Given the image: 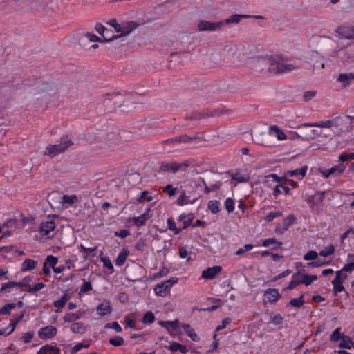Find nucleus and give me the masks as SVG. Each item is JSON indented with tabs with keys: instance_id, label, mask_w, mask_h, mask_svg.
<instances>
[{
	"instance_id": "nucleus-1",
	"label": "nucleus",
	"mask_w": 354,
	"mask_h": 354,
	"mask_svg": "<svg viewBox=\"0 0 354 354\" xmlns=\"http://www.w3.org/2000/svg\"><path fill=\"white\" fill-rule=\"evenodd\" d=\"M287 59L283 55H270L268 72L273 75H280L299 68V66L293 64H286L284 62Z\"/></svg>"
},
{
	"instance_id": "nucleus-2",
	"label": "nucleus",
	"mask_w": 354,
	"mask_h": 354,
	"mask_svg": "<svg viewBox=\"0 0 354 354\" xmlns=\"http://www.w3.org/2000/svg\"><path fill=\"white\" fill-rule=\"evenodd\" d=\"M73 144L72 140L67 136L61 138L60 143L55 145H49L46 147L45 150V155L54 157L56 155L64 152L66 149Z\"/></svg>"
},
{
	"instance_id": "nucleus-3",
	"label": "nucleus",
	"mask_w": 354,
	"mask_h": 354,
	"mask_svg": "<svg viewBox=\"0 0 354 354\" xmlns=\"http://www.w3.org/2000/svg\"><path fill=\"white\" fill-rule=\"evenodd\" d=\"M248 64L254 73H260L266 69L268 71L270 55L252 57L248 62Z\"/></svg>"
},
{
	"instance_id": "nucleus-4",
	"label": "nucleus",
	"mask_w": 354,
	"mask_h": 354,
	"mask_svg": "<svg viewBox=\"0 0 354 354\" xmlns=\"http://www.w3.org/2000/svg\"><path fill=\"white\" fill-rule=\"evenodd\" d=\"M323 53L329 57H337L338 44L330 37H326L321 44Z\"/></svg>"
},
{
	"instance_id": "nucleus-5",
	"label": "nucleus",
	"mask_w": 354,
	"mask_h": 354,
	"mask_svg": "<svg viewBox=\"0 0 354 354\" xmlns=\"http://www.w3.org/2000/svg\"><path fill=\"white\" fill-rule=\"evenodd\" d=\"M335 127H339L341 131L350 132L354 127L353 122L348 118V115L335 117Z\"/></svg>"
},
{
	"instance_id": "nucleus-6",
	"label": "nucleus",
	"mask_w": 354,
	"mask_h": 354,
	"mask_svg": "<svg viewBox=\"0 0 354 354\" xmlns=\"http://www.w3.org/2000/svg\"><path fill=\"white\" fill-rule=\"evenodd\" d=\"M223 113V111H218V110H206L202 112H194L192 113L190 115H188L186 116V120H199L202 118H206L208 117H214L216 115H219Z\"/></svg>"
},
{
	"instance_id": "nucleus-7",
	"label": "nucleus",
	"mask_w": 354,
	"mask_h": 354,
	"mask_svg": "<svg viewBox=\"0 0 354 354\" xmlns=\"http://www.w3.org/2000/svg\"><path fill=\"white\" fill-rule=\"evenodd\" d=\"M224 25L222 21L216 22H210L208 21L201 20L198 24V29L199 31H216L221 29Z\"/></svg>"
},
{
	"instance_id": "nucleus-8",
	"label": "nucleus",
	"mask_w": 354,
	"mask_h": 354,
	"mask_svg": "<svg viewBox=\"0 0 354 354\" xmlns=\"http://www.w3.org/2000/svg\"><path fill=\"white\" fill-rule=\"evenodd\" d=\"M335 32L341 39L354 40V26H339L336 29Z\"/></svg>"
},
{
	"instance_id": "nucleus-9",
	"label": "nucleus",
	"mask_w": 354,
	"mask_h": 354,
	"mask_svg": "<svg viewBox=\"0 0 354 354\" xmlns=\"http://www.w3.org/2000/svg\"><path fill=\"white\" fill-rule=\"evenodd\" d=\"M201 139V137L198 136L197 135H195L194 136H189L186 134H183L179 136L165 140L162 142V144L167 145L169 143H188Z\"/></svg>"
},
{
	"instance_id": "nucleus-10",
	"label": "nucleus",
	"mask_w": 354,
	"mask_h": 354,
	"mask_svg": "<svg viewBox=\"0 0 354 354\" xmlns=\"http://www.w3.org/2000/svg\"><path fill=\"white\" fill-rule=\"evenodd\" d=\"M139 26V24L135 21H127L121 25L120 35H114V40L129 35Z\"/></svg>"
},
{
	"instance_id": "nucleus-11",
	"label": "nucleus",
	"mask_w": 354,
	"mask_h": 354,
	"mask_svg": "<svg viewBox=\"0 0 354 354\" xmlns=\"http://www.w3.org/2000/svg\"><path fill=\"white\" fill-rule=\"evenodd\" d=\"M57 329L55 326L49 325L41 328L38 331V336L42 339H52L56 336Z\"/></svg>"
},
{
	"instance_id": "nucleus-12",
	"label": "nucleus",
	"mask_w": 354,
	"mask_h": 354,
	"mask_svg": "<svg viewBox=\"0 0 354 354\" xmlns=\"http://www.w3.org/2000/svg\"><path fill=\"white\" fill-rule=\"evenodd\" d=\"M222 270L221 266H215L204 270L201 277L205 279H213Z\"/></svg>"
},
{
	"instance_id": "nucleus-13",
	"label": "nucleus",
	"mask_w": 354,
	"mask_h": 354,
	"mask_svg": "<svg viewBox=\"0 0 354 354\" xmlns=\"http://www.w3.org/2000/svg\"><path fill=\"white\" fill-rule=\"evenodd\" d=\"M56 227L54 221H48L41 222L39 225V232L42 236L48 235L50 232L53 231Z\"/></svg>"
},
{
	"instance_id": "nucleus-14",
	"label": "nucleus",
	"mask_w": 354,
	"mask_h": 354,
	"mask_svg": "<svg viewBox=\"0 0 354 354\" xmlns=\"http://www.w3.org/2000/svg\"><path fill=\"white\" fill-rule=\"evenodd\" d=\"M97 314L102 317L109 315L112 312V306L109 300L105 301L104 303L100 304L96 306Z\"/></svg>"
},
{
	"instance_id": "nucleus-15",
	"label": "nucleus",
	"mask_w": 354,
	"mask_h": 354,
	"mask_svg": "<svg viewBox=\"0 0 354 354\" xmlns=\"http://www.w3.org/2000/svg\"><path fill=\"white\" fill-rule=\"evenodd\" d=\"M95 30L102 35L104 42H110L114 41V35L112 37H106L105 32H112L111 30H108L102 24L97 23L95 26Z\"/></svg>"
},
{
	"instance_id": "nucleus-16",
	"label": "nucleus",
	"mask_w": 354,
	"mask_h": 354,
	"mask_svg": "<svg viewBox=\"0 0 354 354\" xmlns=\"http://www.w3.org/2000/svg\"><path fill=\"white\" fill-rule=\"evenodd\" d=\"M335 124H337V122L335 121V117L328 120L326 121H320L318 122L315 123H308V124H304V126L306 127H317L320 128H330L332 127H335Z\"/></svg>"
},
{
	"instance_id": "nucleus-17",
	"label": "nucleus",
	"mask_w": 354,
	"mask_h": 354,
	"mask_svg": "<svg viewBox=\"0 0 354 354\" xmlns=\"http://www.w3.org/2000/svg\"><path fill=\"white\" fill-rule=\"evenodd\" d=\"M303 283L302 281V274L300 271L293 274L292 276V279L286 286V290H291L294 289L297 286Z\"/></svg>"
},
{
	"instance_id": "nucleus-18",
	"label": "nucleus",
	"mask_w": 354,
	"mask_h": 354,
	"mask_svg": "<svg viewBox=\"0 0 354 354\" xmlns=\"http://www.w3.org/2000/svg\"><path fill=\"white\" fill-rule=\"evenodd\" d=\"M23 317H24V314H21V315L18 316L16 318L15 321L10 323L8 324V327L4 328H1L0 329V336L5 335L6 333H7V335H10L11 333H12L15 329L16 325L23 319Z\"/></svg>"
},
{
	"instance_id": "nucleus-19",
	"label": "nucleus",
	"mask_w": 354,
	"mask_h": 354,
	"mask_svg": "<svg viewBox=\"0 0 354 354\" xmlns=\"http://www.w3.org/2000/svg\"><path fill=\"white\" fill-rule=\"evenodd\" d=\"M354 80V73H340L337 78V81L342 83V86L344 88L348 86L351 84V82Z\"/></svg>"
},
{
	"instance_id": "nucleus-20",
	"label": "nucleus",
	"mask_w": 354,
	"mask_h": 354,
	"mask_svg": "<svg viewBox=\"0 0 354 354\" xmlns=\"http://www.w3.org/2000/svg\"><path fill=\"white\" fill-rule=\"evenodd\" d=\"M150 211V208H148L145 213L141 214L140 216L133 217V221L134 224L137 227H140L145 225L146 223V221L149 218V212Z\"/></svg>"
},
{
	"instance_id": "nucleus-21",
	"label": "nucleus",
	"mask_w": 354,
	"mask_h": 354,
	"mask_svg": "<svg viewBox=\"0 0 354 354\" xmlns=\"http://www.w3.org/2000/svg\"><path fill=\"white\" fill-rule=\"evenodd\" d=\"M38 263L37 261L30 259H26L24 261V262L21 263V270L22 272H27L32 270L36 268Z\"/></svg>"
},
{
	"instance_id": "nucleus-22",
	"label": "nucleus",
	"mask_w": 354,
	"mask_h": 354,
	"mask_svg": "<svg viewBox=\"0 0 354 354\" xmlns=\"http://www.w3.org/2000/svg\"><path fill=\"white\" fill-rule=\"evenodd\" d=\"M339 347L346 349H351V348H354V337L353 339H352L349 336L343 335V337L339 343Z\"/></svg>"
},
{
	"instance_id": "nucleus-23",
	"label": "nucleus",
	"mask_w": 354,
	"mask_h": 354,
	"mask_svg": "<svg viewBox=\"0 0 354 354\" xmlns=\"http://www.w3.org/2000/svg\"><path fill=\"white\" fill-rule=\"evenodd\" d=\"M166 281H163L157 284L154 288V292L156 295L164 297L165 296L169 291V289L166 288Z\"/></svg>"
},
{
	"instance_id": "nucleus-24",
	"label": "nucleus",
	"mask_w": 354,
	"mask_h": 354,
	"mask_svg": "<svg viewBox=\"0 0 354 354\" xmlns=\"http://www.w3.org/2000/svg\"><path fill=\"white\" fill-rule=\"evenodd\" d=\"M182 328L185 331L186 334L194 342H198L200 338L198 335L194 332V330L191 327L189 324H184Z\"/></svg>"
},
{
	"instance_id": "nucleus-25",
	"label": "nucleus",
	"mask_w": 354,
	"mask_h": 354,
	"mask_svg": "<svg viewBox=\"0 0 354 354\" xmlns=\"http://www.w3.org/2000/svg\"><path fill=\"white\" fill-rule=\"evenodd\" d=\"M189 196L185 194V191L182 192V194L179 196V197L176 200V204L179 206H183L187 204H194L196 201L197 198H194L192 201L188 199Z\"/></svg>"
},
{
	"instance_id": "nucleus-26",
	"label": "nucleus",
	"mask_w": 354,
	"mask_h": 354,
	"mask_svg": "<svg viewBox=\"0 0 354 354\" xmlns=\"http://www.w3.org/2000/svg\"><path fill=\"white\" fill-rule=\"evenodd\" d=\"M265 295L268 299V301L270 303H274L278 300L280 297V295L277 289H268Z\"/></svg>"
},
{
	"instance_id": "nucleus-27",
	"label": "nucleus",
	"mask_w": 354,
	"mask_h": 354,
	"mask_svg": "<svg viewBox=\"0 0 354 354\" xmlns=\"http://www.w3.org/2000/svg\"><path fill=\"white\" fill-rule=\"evenodd\" d=\"M129 254V251L128 250L127 248H123L115 260L116 266H122L124 263L126 259Z\"/></svg>"
},
{
	"instance_id": "nucleus-28",
	"label": "nucleus",
	"mask_w": 354,
	"mask_h": 354,
	"mask_svg": "<svg viewBox=\"0 0 354 354\" xmlns=\"http://www.w3.org/2000/svg\"><path fill=\"white\" fill-rule=\"evenodd\" d=\"M307 169L308 167L305 165L299 169L287 171L286 175L290 177L300 175L301 178H304L306 174Z\"/></svg>"
},
{
	"instance_id": "nucleus-29",
	"label": "nucleus",
	"mask_w": 354,
	"mask_h": 354,
	"mask_svg": "<svg viewBox=\"0 0 354 354\" xmlns=\"http://www.w3.org/2000/svg\"><path fill=\"white\" fill-rule=\"evenodd\" d=\"M71 330L74 333L84 334L86 332V326L82 322H75L71 324Z\"/></svg>"
},
{
	"instance_id": "nucleus-30",
	"label": "nucleus",
	"mask_w": 354,
	"mask_h": 354,
	"mask_svg": "<svg viewBox=\"0 0 354 354\" xmlns=\"http://www.w3.org/2000/svg\"><path fill=\"white\" fill-rule=\"evenodd\" d=\"M249 17H251V16L247 15L234 14V15H231L228 19H225V24H232V23L237 24L241 21V19H247Z\"/></svg>"
},
{
	"instance_id": "nucleus-31",
	"label": "nucleus",
	"mask_w": 354,
	"mask_h": 354,
	"mask_svg": "<svg viewBox=\"0 0 354 354\" xmlns=\"http://www.w3.org/2000/svg\"><path fill=\"white\" fill-rule=\"evenodd\" d=\"M296 218L293 214H290L286 216L283 221V230L280 232L281 234L287 230L288 227L295 222Z\"/></svg>"
},
{
	"instance_id": "nucleus-32",
	"label": "nucleus",
	"mask_w": 354,
	"mask_h": 354,
	"mask_svg": "<svg viewBox=\"0 0 354 354\" xmlns=\"http://www.w3.org/2000/svg\"><path fill=\"white\" fill-rule=\"evenodd\" d=\"M343 283L341 281H339L338 278H335L332 281V284L333 285V292L337 294V292H340L342 291H345L347 296H348V292L345 290V288L344 286L342 285Z\"/></svg>"
},
{
	"instance_id": "nucleus-33",
	"label": "nucleus",
	"mask_w": 354,
	"mask_h": 354,
	"mask_svg": "<svg viewBox=\"0 0 354 354\" xmlns=\"http://www.w3.org/2000/svg\"><path fill=\"white\" fill-rule=\"evenodd\" d=\"M304 295H301L298 298L292 299L289 304L295 308H300L305 304Z\"/></svg>"
},
{
	"instance_id": "nucleus-34",
	"label": "nucleus",
	"mask_w": 354,
	"mask_h": 354,
	"mask_svg": "<svg viewBox=\"0 0 354 354\" xmlns=\"http://www.w3.org/2000/svg\"><path fill=\"white\" fill-rule=\"evenodd\" d=\"M122 95L120 93H113L112 94L108 93L105 95L104 102H108L113 101L114 104H118L120 103V101L118 100L119 95Z\"/></svg>"
},
{
	"instance_id": "nucleus-35",
	"label": "nucleus",
	"mask_w": 354,
	"mask_h": 354,
	"mask_svg": "<svg viewBox=\"0 0 354 354\" xmlns=\"http://www.w3.org/2000/svg\"><path fill=\"white\" fill-rule=\"evenodd\" d=\"M271 244H275L272 248L274 250H277L279 246L282 245L281 242H279L277 241L275 238H268L263 241L262 245L264 247H268Z\"/></svg>"
},
{
	"instance_id": "nucleus-36",
	"label": "nucleus",
	"mask_w": 354,
	"mask_h": 354,
	"mask_svg": "<svg viewBox=\"0 0 354 354\" xmlns=\"http://www.w3.org/2000/svg\"><path fill=\"white\" fill-rule=\"evenodd\" d=\"M222 185V182L220 180L216 181L215 183L211 184L208 185L207 187H205L204 193L206 194H209L212 192H215L218 190Z\"/></svg>"
},
{
	"instance_id": "nucleus-37",
	"label": "nucleus",
	"mask_w": 354,
	"mask_h": 354,
	"mask_svg": "<svg viewBox=\"0 0 354 354\" xmlns=\"http://www.w3.org/2000/svg\"><path fill=\"white\" fill-rule=\"evenodd\" d=\"M174 166L172 162H162L160 164L159 170L164 172H172L174 173Z\"/></svg>"
},
{
	"instance_id": "nucleus-38",
	"label": "nucleus",
	"mask_w": 354,
	"mask_h": 354,
	"mask_svg": "<svg viewBox=\"0 0 354 354\" xmlns=\"http://www.w3.org/2000/svg\"><path fill=\"white\" fill-rule=\"evenodd\" d=\"M208 208L213 214L220 212L219 202L216 200H212L208 203Z\"/></svg>"
},
{
	"instance_id": "nucleus-39",
	"label": "nucleus",
	"mask_w": 354,
	"mask_h": 354,
	"mask_svg": "<svg viewBox=\"0 0 354 354\" xmlns=\"http://www.w3.org/2000/svg\"><path fill=\"white\" fill-rule=\"evenodd\" d=\"M178 187H173L172 185L171 184L167 185L165 187H163V192L165 193H167L169 196V197L174 196L178 192Z\"/></svg>"
},
{
	"instance_id": "nucleus-40",
	"label": "nucleus",
	"mask_w": 354,
	"mask_h": 354,
	"mask_svg": "<svg viewBox=\"0 0 354 354\" xmlns=\"http://www.w3.org/2000/svg\"><path fill=\"white\" fill-rule=\"evenodd\" d=\"M335 252V247L333 245L324 248L319 252V255L324 257L333 254Z\"/></svg>"
},
{
	"instance_id": "nucleus-41",
	"label": "nucleus",
	"mask_w": 354,
	"mask_h": 354,
	"mask_svg": "<svg viewBox=\"0 0 354 354\" xmlns=\"http://www.w3.org/2000/svg\"><path fill=\"white\" fill-rule=\"evenodd\" d=\"M16 307V304L14 303L7 304L0 309L1 315H10V310Z\"/></svg>"
},
{
	"instance_id": "nucleus-42",
	"label": "nucleus",
	"mask_w": 354,
	"mask_h": 354,
	"mask_svg": "<svg viewBox=\"0 0 354 354\" xmlns=\"http://www.w3.org/2000/svg\"><path fill=\"white\" fill-rule=\"evenodd\" d=\"M155 321V316L152 312L148 311L147 312L142 318V322L145 324H152Z\"/></svg>"
},
{
	"instance_id": "nucleus-43",
	"label": "nucleus",
	"mask_w": 354,
	"mask_h": 354,
	"mask_svg": "<svg viewBox=\"0 0 354 354\" xmlns=\"http://www.w3.org/2000/svg\"><path fill=\"white\" fill-rule=\"evenodd\" d=\"M167 225H168L169 229L170 230L173 231L175 234H178L182 232V228L176 227V223L171 218H170L167 220Z\"/></svg>"
},
{
	"instance_id": "nucleus-44",
	"label": "nucleus",
	"mask_w": 354,
	"mask_h": 354,
	"mask_svg": "<svg viewBox=\"0 0 354 354\" xmlns=\"http://www.w3.org/2000/svg\"><path fill=\"white\" fill-rule=\"evenodd\" d=\"M317 279V275H309L307 274L302 275V281H303V283L305 284L306 286L310 285Z\"/></svg>"
},
{
	"instance_id": "nucleus-45",
	"label": "nucleus",
	"mask_w": 354,
	"mask_h": 354,
	"mask_svg": "<svg viewBox=\"0 0 354 354\" xmlns=\"http://www.w3.org/2000/svg\"><path fill=\"white\" fill-rule=\"evenodd\" d=\"M340 330H341L340 328H337L333 332V333L330 335V341L331 342H336L342 339L344 335L341 334Z\"/></svg>"
},
{
	"instance_id": "nucleus-46",
	"label": "nucleus",
	"mask_w": 354,
	"mask_h": 354,
	"mask_svg": "<svg viewBox=\"0 0 354 354\" xmlns=\"http://www.w3.org/2000/svg\"><path fill=\"white\" fill-rule=\"evenodd\" d=\"M109 343L114 346H120L124 344V339L120 336H115L109 339Z\"/></svg>"
},
{
	"instance_id": "nucleus-47",
	"label": "nucleus",
	"mask_w": 354,
	"mask_h": 354,
	"mask_svg": "<svg viewBox=\"0 0 354 354\" xmlns=\"http://www.w3.org/2000/svg\"><path fill=\"white\" fill-rule=\"evenodd\" d=\"M32 281V277L30 276L25 277L21 281L17 282V287H28L30 288V282Z\"/></svg>"
},
{
	"instance_id": "nucleus-48",
	"label": "nucleus",
	"mask_w": 354,
	"mask_h": 354,
	"mask_svg": "<svg viewBox=\"0 0 354 354\" xmlns=\"http://www.w3.org/2000/svg\"><path fill=\"white\" fill-rule=\"evenodd\" d=\"M80 317V314L68 313L64 317L63 319L65 322H72L79 319Z\"/></svg>"
},
{
	"instance_id": "nucleus-49",
	"label": "nucleus",
	"mask_w": 354,
	"mask_h": 354,
	"mask_svg": "<svg viewBox=\"0 0 354 354\" xmlns=\"http://www.w3.org/2000/svg\"><path fill=\"white\" fill-rule=\"evenodd\" d=\"M148 194V191H143L136 198V200L138 202H140L142 200H146L147 202H150L152 201L153 198L152 196H149Z\"/></svg>"
},
{
	"instance_id": "nucleus-50",
	"label": "nucleus",
	"mask_w": 354,
	"mask_h": 354,
	"mask_svg": "<svg viewBox=\"0 0 354 354\" xmlns=\"http://www.w3.org/2000/svg\"><path fill=\"white\" fill-rule=\"evenodd\" d=\"M58 259L53 255H48L44 263H46L48 266L51 267L53 270L55 268L56 264L57 263Z\"/></svg>"
},
{
	"instance_id": "nucleus-51",
	"label": "nucleus",
	"mask_w": 354,
	"mask_h": 354,
	"mask_svg": "<svg viewBox=\"0 0 354 354\" xmlns=\"http://www.w3.org/2000/svg\"><path fill=\"white\" fill-rule=\"evenodd\" d=\"M104 328L114 329L118 333H121L122 331V328L120 326V324L118 323V322H113L107 323L104 326Z\"/></svg>"
},
{
	"instance_id": "nucleus-52",
	"label": "nucleus",
	"mask_w": 354,
	"mask_h": 354,
	"mask_svg": "<svg viewBox=\"0 0 354 354\" xmlns=\"http://www.w3.org/2000/svg\"><path fill=\"white\" fill-rule=\"evenodd\" d=\"M225 207L228 213H232L234 209V203L232 198H227L225 201Z\"/></svg>"
},
{
	"instance_id": "nucleus-53",
	"label": "nucleus",
	"mask_w": 354,
	"mask_h": 354,
	"mask_svg": "<svg viewBox=\"0 0 354 354\" xmlns=\"http://www.w3.org/2000/svg\"><path fill=\"white\" fill-rule=\"evenodd\" d=\"M283 215L282 212L281 211H277V212H270L266 217L265 218V220L267 222H271L275 218L281 216Z\"/></svg>"
},
{
	"instance_id": "nucleus-54",
	"label": "nucleus",
	"mask_w": 354,
	"mask_h": 354,
	"mask_svg": "<svg viewBox=\"0 0 354 354\" xmlns=\"http://www.w3.org/2000/svg\"><path fill=\"white\" fill-rule=\"evenodd\" d=\"M62 200H63L64 203L73 205L77 201V198L75 195H71V196L64 195L62 197Z\"/></svg>"
},
{
	"instance_id": "nucleus-55",
	"label": "nucleus",
	"mask_w": 354,
	"mask_h": 354,
	"mask_svg": "<svg viewBox=\"0 0 354 354\" xmlns=\"http://www.w3.org/2000/svg\"><path fill=\"white\" fill-rule=\"evenodd\" d=\"M92 290V284H91V282L90 281H85L82 285V286L80 287V292L79 294L80 295H82L83 293H86L90 290Z\"/></svg>"
},
{
	"instance_id": "nucleus-56",
	"label": "nucleus",
	"mask_w": 354,
	"mask_h": 354,
	"mask_svg": "<svg viewBox=\"0 0 354 354\" xmlns=\"http://www.w3.org/2000/svg\"><path fill=\"white\" fill-rule=\"evenodd\" d=\"M354 160V153H342L339 156V162H346Z\"/></svg>"
},
{
	"instance_id": "nucleus-57",
	"label": "nucleus",
	"mask_w": 354,
	"mask_h": 354,
	"mask_svg": "<svg viewBox=\"0 0 354 354\" xmlns=\"http://www.w3.org/2000/svg\"><path fill=\"white\" fill-rule=\"evenodd\" d=\"M45 284L44 283H37L36 284L34 285V286L32 288H30L27 290V292L28 293H34L35 292H37L40 290H41L42 288H44L45 287Z\"/></svg>"
},
{
	"instance_id": "nucleus-58",
	"label": "nucleus",
	"mask_w": 354,
	"mask_h": 354,
	"mask_svg": "<svg viewBox=\"0 0 354 354\" xmlns=\"http://www.w3.org/2000/svg\"><path fill=\"white\" fill-rule=\"evenodd\" d=\"M317 253L315 250H309L304 257L306 261L315 260L317 258Z\"/></svg>"
},
{
	"instance_id": "nucleus-59",
	"label": "nucleus",
	"mask_w": 354,
	"mask_h": 354,
	"mask_svg": "<svg viewBox=\"0 0 354 354\" xmlns=\"http://www.w3.org/2000/svg\"><path fill=\"white\" fill-rule=\"evenodd\" d=\"M84 37L86 38H87L90 41H92V42H95V41L104 42V41L102 39H100L99 37H97L95 34H93L91 32H86L84 35Z\"/></svg>"
},
{
	"instance_id": "nucleus-60",
	"label": "nucleus",
	"mask_w": 354,
	"mask_h": 354,
	"mask_svg": "<svg viewBox=\"0 0 354 354\" xmlns=\"http://www.w3.org/2000/svg\"><path fill=\"white\" fill-rule=\"evenodd\" d=\"M100 260L102 262H103L104 266L107 269L113 271V266L110 261V259L106 257H102L100 258Z\"/></svg>"
},
{
	"instance_id": "nucleus-61",
	"label": "nucleus",
	"mask_w": 354,
	"mask_h": 354,
	"mask_svg": "<svg viewBox=\"0 0 354 354\" xmlns=\"http://www.w3.org/2000/svg\"><path fill=\"white\" fill-rule=\"evenodd\" d=\"M145 248L146 243L143 239L138 240L134 245V249L137 251L142 252L145 250Z\"/></svg>"
},
{
	"instance_id": "nucleus-62",
	"label": "nucleus",
	"mask_w": 354,
	"mask_h": 354,
	"mask_svg": "<svg viewBox=\"0 0 354 354\" xmlns=\"http://www.w3.org/2000/svg\"><path fill=\"white\" fill-rule=\"evenodd\" d=\"M320 173L323 175V176L326 178H328L331 174L336 173V170L335 167H333L328 169H320Z\"/></svg>"
},
{
	"instance_id": "nucleus-63",
	"label": "nucleus",
	"mask_w": 354,
	"mask_h": 354,
	"mask_svg": "<svg viewBox=\"0 0 354 354\" xmlns=\"http://www.w3.org/2000/svg\"><path fill=\"white\" fill-rule=\"evenodd\" d=\"M88 346H89L88 344L79 343L72 348V349L71 351V353L75 354V353H77L80 350H81L82 348H88Z\"/></svg>"
},
{
	"instance_id": "nucleus-64",
	"label": "nucleus",
	"mask_w": 354,
	"mask_h": 354,
	"mask_svg": "<svg viewBox=\"0 0 354 354\" xmlns=\"http://www.w3.org/2000/svg\"><path fill=\"white\" fill-rule=\"evenodd\" d=\"M271 322L274 324V325H279L283 323V317L278 314L273 316H271Z\"/></svg>"
}]
</instances>
